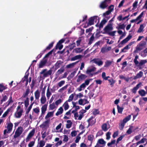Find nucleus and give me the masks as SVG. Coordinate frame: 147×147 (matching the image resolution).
Masks as SVG:
<instances>
[{
    "mask_svg": "<svg viewBox=\"0 0 147 147\" xmlns=\"http://www.w3.org/2000/svg\"><path fill=\"white\" fill-rule=\"evenodd\" d=\"M98 18H99L98 16H94L90 18L88 23V26L89 25L91 26L93 25L94 24V21L96 22Z\"/></svg>",
    "mask_w": 147,
    "mask_h": 147,
    "instance_id": "obj_1",
    "label": "nucleus"
},
{
    "mask_svg": "<svg viewBox=\"0 0 147 147\" xmlns=\"http://www.w3.org/2000/svg\"><path fill=\"white\" fill-rule=\"evenodd\" d=\"M113 29L112 25L111 24H108L104 28L103 30L105 32L103 34L107 33L110 31H112Z\"/></svg>",
    "mask_w": 147,
    "mask_h": 147,
    "instance_id": "obj_2",
    "label": "nucleus"
},
{
    "mask_svg": "<svg viewBox=\"0 0 147 147\" xmlns=\"http://www.w3.org/2000/svg\"><path fill=\"white\" fill-rule=\"evenodd\" d=\"M111 0H105L100 3V7L102 9L106 8L111 3Z\"/></svg>",
    "mask_w": 147,
    "mask_h": 147,
    "instance_id": "obj_3",
    "label": "nucleus"
},
{
    "mask_svg": "<svg viewBox=\"0 0 147 147\" xmlns=\"http://www.w3.org/2000/svg\"><path fill=\"white\" fill-rule=\"evenodd\" d=\"M129 121V116H127L126 118L124 119L119 124V129L121 130L123 129L125 124Z\"/></svg>",
    "mask_w": 147,
    "mask_h": 147,
    "instance_id": "obj_4",
    "label": "nucleus"
},
{
    "mask_svg": "<svg viewBox=\"0 0 147 147\" xmlns=\"http://www.w3.org/2000/svg\"><path fill=\"white\" fill-rule=\"evenodd\" d=\"M22 132V128L21 127H19L17 129L14 135V138H16L20 136Z\"/></svg>",
    "mask_w": 147,
    "mask_h": 147,
    "instance_id": "obj_5",
    "label": "nucleus"
},
{
    "mask_svg": "<svg viewBox=\"0 0 147 147\" xmlns=\"http://www.w3.org/2000/svg\"><path fill=\"white\" fill-rule=\"evenodd\" d=\"M47 69H45L42 70V71L40 72V74H43V76L44 77H46L48 76L49 75H51L52 73V71L51 70H49L47 72H46Z\"/></svg>",
    "mask_w": 147,
    "mask_h": 147,
    "instance_id": "obj_6",
    "label": "nucleus"
},
{
    "mask_svg": "<svg viewBox=\"0 0 147 147\" xmlns=\"http://www.w3.org/2000/svg\"><path fill=\"white\" fill-rule=\"evenodd\" d=\"M96 69V68L95 67H93L91 69H87L86 71V73L87 74H88L89 76L92 77L94 74L95 75L98 74V72L95 73L94 74L91 73V72L95 71Z\"/></svg>",
    "mask_w": 147,
    "mask_h": 147,
    "instance_id": "obj_7",
    "label": "nucleus"
},
{
    "mask_svg": "<svg viewBox=\"0 0 147 147\" xmlns=\"http://www.w3.org/2000/svg\"><path fill=\"white\" fill-rule=\"evenodd\" d=\"M106 142L102 138L99 139L96 144V146L100 147H104L106 144Z\"/></svg>",
    "mask_w": 147,
    "mask_h": 147,
    "instance_id": "obj_8",
    "label": "nucleus"
},
{
    "mask_svg": "<svg viewBox=\"0 0 147 147\" xmlns=\"http://www.w3.org/2000/svg\"><path fill=\"white\" fill-rule=\"evenodd\" d=\"M87 77V76L85 74H81L80 75L78 76V79L76 80L77 82H82Z\"/></svg>",
    "mask_w": 147,
    "mask_h": 147,
    "instance_id": "obj_9",
    "label": "nucleus"
},
{
    "mask_svg": "<svg viewBox=\"0 0 147 147\" xmlns=\"http://www.w3.org/2000/svg\"><path fill=\"white\" fill-rule=\"evenodd\" d=\"M35 130L34 129H33L30 132L26 139V142L28 141L34 135L35 133Z\"/></svg>",
    "mask_w": 147,
    "mask_h": 147,
    "instance_id": "obj_10",
    "label": "nucleus"
},
{
    "mask_svg": "<svg viewBox=\"0 0 147 147\" xmlns=\"http://www.w3.org/2000/svg\"><path fill=\"white\" fill-rule=\"evenodd\" d=\"M92 61H93V63L97 64L99 66L102 65L103 63V62L98 58L94 59Z\"/></svg>",
    "mask_w": 147,
    "mask_h": 147,
    "instance_id": "obj_11",
    "label": "nucleus"
},
{
    "mask_svg": "<svg viewBox=\"0 0 147 147\" xmlns=\"http://www.w3.org/2000/svg\"><path fill=\"white\" fill-rule=\"evenodd\" d=\"M23 110L21 109L19 111H17L14 113L15 117L16 118H20L22 115L23 112Z\"/></svg>",
    "mask_w": 147,
    "mask_h": 147,
    "instance_id": "obj_12",
    "label": "nucleus"
},
{
    "mask_svg": "<svg viewBox=\"0 0 147 147\" xmlns=\"http://www.w3.org/2000/svg\"><path fill=\"white\" fill-rule=\"evenodd\" d=\"M142 84L141 82H140L137 84L136 86L134 87L132 90V92L133 93H136V92L137 90L140 87V86Z\"/></svg>",
    "mask_w": 147,
    "mask_h": 147,
    "instance_id": "obj_13",
    "label": "nucleus"
},
{
    "mask_svg": "<svg viewBox=\"0 0 147 147\" xmlns=\"http://www.w3.org/2000/svg\"><path fill=\"white\" fill-rule=\"evenodd\" d=\"M63 63V62L61 60L58 61L54 65L55 67V69L56 70L60 67L61 65Z\"/></svg>",
    "mask_w": 147,
    "mask_h": 147,
    "instance_id": "obj_14",
    "label": "nucleus"
},
{
    "mask_svg": "<svg viewBox=\"0 0 147 147\" xmlns=\"http://www.w3.org/2000/svg\"><path fill=\"white\" fill-rule=\"evenodd\" d=\"M12 106H11L9 108H8L3 115L2 117L3 118L5 117L12 110Z\"/></svg>",
    "mask_w": 147,
    "mask_h": 147,
    "instance_id": "obj_15",
    "label": "nucleus"
},
{
    "mask_svg": "<svg viewBox=\"0 0 147 147\" xmlns=\"http://www.w3.org/2000/svg\"><path fill=\"white\" fill-rule=\"evenodd\" d=\"M30 89L29 88V87L28 86L26 89L25 92L24 93L22 97L23 98H25L30 93Z\"/></svg>",
    "mask_w": 147,
    "mask_h": 147,
    "instance_id": "obj_16",
    "label": "nucleus"
},
{
    "mask_svg": "<svg viewBox=\"0 0 147 147\" xmlns=\"http://www.w3.org/2000/svg\"><path fill=\"white\" fill-rule=\"evenodd\" d=\"M13 126V124L12 123H9L7 125V128L8 129L7 134H9L11 131Z\"/></svg>",
    "mask_w": 147,
    "mask_h": 147,
    "instance_id": "obj_17",
    "label": "nucleus"
},
{
    "mask_svg": "<svg viewBox=\"0 0 147 147\" xmlns=\"http://www.w3.org/2000/svg\"><path fill=\"white\" fill-rule=\"evenodd\" d=\"M83 51V49L81 48H77L73 49V52L78 53H81Z\"/></svg>",
    "mask_w": 147,
    "mask_h": 147,
    "instance_id": "obj_18",
    "label": "nucleus"
},
{
    "mask_svg": "<svg viewBox=\"0 0 147 147\" xmlns=\"http://www.w3.org/2000/svg\"><path fill=\"white\" fill-rule=\"evenodd\" d=\"M129 17V15L124 17L123 18L122 15H120L117 18V20L119 21L127 19V20H128V18Z\"/></svg>",
    "mask_w": 147,
    "mask_h": 147,
    "instance_id": "obj_19",
    "label": "nucleus"
},
{
    "mask_svg": "<svg viewBox=\"0 0 147 147\" xmlns=\"http://www.w3.org/2000/svg\"><path fill=\"white\" fill-rule=\"evenodd\" d=\"M47 105L46 104L43 105L41 107V115H43L45 113L47 110Z\"/></svg>",
    "mask_w": 147,
    "mask_h": 147,
    "instance_id": "obj_20",
    "label": "nucleus"
},
{
    "mask_svg": "<svg viewBox=\"0 0 147 147\" xmlns=\"http://www.w3.org/2000/svg\"><path fill=\"white\" fill-rule=\"evenodd\" d=\"M139 94L142 96H144L146 94V92L143 89H140L138 91Z\"/></svg>",
    "mask_w": 147,
    "mask_h": 147,
    "instance_id": "obj_21",
    "label": "nucleus"
},
{
    "mask_svg": "<svg viewBox=\"0 0 147 147\" xmlns=\"http://www.w3.org/2000/svg\"><path fill=\"white\" fill-rule=\"evenodd\" d=\"M47 62V59H45L43 61H41L40 62L39 64V68H42L43 66H44Z\"/></svg>",
    "mask_w": 147,
    "mask_h": 147,
    "instance_id": "obj_22",
    "label": "nucleus"
},
{
    "mask_svg": "<svg viewBox=\"0 0 147 147\" xmlns=\"http://www.w3.org/2000/svg\"><path fill=\"white\" fill-rule=\"evenodd\" d=\"M35 98L36 100H38L40 97V93L38 90H37L34 92Z\"/></svg>",
    "mask_w": 147,
    "mask_h": 147,
    "instance_id": "obj_23",
    "label": "nucleus"
},
{
    "mask_svg": "<svg viewBox=\"0 0 147 147\" xmlns=\"http://www.w3.org/2000/svg\"><path fill=\"white\" fill-rule=\"evenodd\" d=\"M107 22V21L105 19H104L102 20L99 24V28H102L103 27V25L105 24Z\"/></svg>",
    "mask_w": 147,
    "mask_h": 147,
    "instance_id": "obj_24",
    "label": "nucleus"
},
{
    "mask_svg": "<svg viewBox=\"0 0 147 147\" xmlns=\"http://www.w3.org/2000/svg\"><path fill=\"white\" fill-rule=\"evenodd\" d=\"M82 56L81 55H78L72 57L71 59V61H75L77 59H80L81 58Z\"/></svg>",
    "mask_w": 147,
    "mask_h": 147,
    "instance_id": "obj_25",
    "label": "nucleus"
},
{
    "mask_svg": "<svg viewBox=\"0 0 147 147\" xmlns=\"http://www.w3.org/2000/svg\"><path fill=\"white\" fill-rule=\"evenodd\" d=\"M67 123L66 124V127L69 129L71 127L72 122L70 120H68L67 121Z\"/></svg>",
    "mask_w": 147,
    "mask_h": 147,
    "instance_id": "obj_26",
    "label": "nucleus"
},
{
    "mask_svg": "<svg viewBox=\"0 0 147 147\" xmlns=\"http://www.w3.org/2000/svg\"><path fill=\"white\" fill-rule=\"evenodd\" d=\"M143 75V72L142 71H140L138 73L136 76L134 77V79H136L139 78H141Z\"/></svg>",
    "mask_w": 147,
    "mask_h": 147,
    "instance_id": "obj_27",
    "label": "nucleus"
},
{
    "mask_svg": "<svg viewBox=\"0 0 147 147\" xmlns=\"http://www.w3.org/2000/svg\"><path fill=\"white\" fill-rule=\"evenodd\" d=\"M64 71V69L63 67H61L56 72V74L59 75V74L62 73Z\"/></svg>",
    "mask_w": 147,
    "mask_h": 147,
    "instance_id": "obj_28",
    "label": "nucleus"
},
{
    "mask_svg": "<svg viewBox=\"0 0 147 147\" xmlns=\"http://www.w3.org/2000/svg\"><path fill=\"white\" fill-rule=\"evenodd\" d=\"M63 47V45L61 44L58 42L55 47V49H58L59 50H60L62 49Z\"/></svg>",
    "mask_w": 147,
    "mask_h": 147,
    "instance_id": "obj_29",
    "label": "nucleus"
},
{
    "mask_svg": "<svg viewBox=\"0 0 147 147\" xmlns=\"http://www.w3.org/2000/svg\"><path fill=\"white\" fill-rule=\"evenodd\" d=\"M7 98L8 97L6 95L3 96L2 98L0 101V104H2L3 102L7 100Z\"/></svg>",
    "mask_w": 147,
    "mask_h": 147,
    "instance_id": "obj_30",
    "label": "nucleus"
},
{
    "mask_svg": "<svg viewBox=\"0 0 147 147\" xmlns=\"http://www.w3.org/2000/svg\"><path fill=\"white\" fill-rule=\"evenodd\" d=\"M147 62L146 60H142L140 61L139 63V65H138V67H139L143 65L144 64Z\"/></svg>",
    "mask_w": 147,
    "mask_h": 147,
    "instance_id": "obj_31",
    "label": "nucleus"
},
{
    "mask_svg": "<svg viewBox=\"0 0 147 147\" xmlns=\"http://www.w3.org/2000/svg\"><path fill=\"white\" fill-rule=\"evenodd\" d=\"M137 129V128H136L132 126H130L129 127V134H131L132 132H134Z\"/></svg>",
    "mask_w": 147,
    "mask_h": 147,
    "instance_id": "obj_32",
    "label": "nucleus"
},
{
    "mask_svg": "<svg viewBox=\"0 0 147 147\" xmlns=\"http://www.w3.org/2000/svg\"><path fill=\"white\" fill-rule=\"evenodd\" d=\"M53 42H52L50 44L49 46L47 47L44 50V51L45 52L46 50H50L53 47Z\"/></svg>",
    "mask_w": 147,
    "mask_h": 147,
    "instance_id": "obj_33",
    "label": "nucleus"
},
{
    "mask_svg": "<svg viewBox=\"0 0 147 147\" xmlns=\"http://www.w3.org/2000/svg\"><path fill=\"white\" fill-rule=\"evenodd\" d=\"M46 101V98L45 96H42L40 102L41 104H44Z\"/></svg>",
    "mask_w": 147,
    "mask_h": 147,
    "instance_id": "obj_34",
    "label": "nucleus"
},
{
    "mask_svg": "<svg viewBox=\"0 0 147 147\" xmlns=\"http://www.w3.org/2000/svg\"><path fill=\"white\" fill-rule=\"evenodd\" d=\"M102 129L104 131H106L108 130L109 128H107V125L106 123H104L102 126Z\"/></svg>",
    "mask_w": 147,
    "mask_h": 147,
    "instance_id": "obj_35",
    "label": "nucleus"
},
{
    "mask_svg": "<svg viewBox=\"0 0 147 147\" xmlns=\"http://www.w3.org/2000/svg\"><path fill=\"white\" fill-rule=\"evenodd\" d=\"M54 111H53L52 112H49L47 114V115L46 116L45 119H47L53 115V114Z\"/></svg>",
    "mask_w": 147,
    "mask_h": 147,
    "instance_id": "obj_36",
    "label": "nucleus"
},
{
    "mask_svg": "<svg viewBox=\"0 0 147 147\" xmlns=\"http://www.w3.org/2000/svg\"><path fill=\"white\" fill-rule=\"evenodd\" d=\"M86 86L85 84L83 83L78 88V90L79 91H81L82 90V88H83L84 89L86 87Z\"/></svg>",
    "mask_w": 147,
    "mask_h": 147,
    "instance_id": "obj_37",
    "label": "nucleus"
},
{
    "mask_svg": "<svg viewBox=\"0 0 147 147\" xmlns=\"http://www.w3.org/2000/svg\"><path fill=\"white\" fill-rule=\"evenodd\" d=\"M109 83H110V85L112 87L113 86V84L115 83V81L114 80L113 78L109 80H108Z\"/></svg>",
    "mask_w": 147,
    "mask_h": 147,
    "instance_id": "obj_38",
    "label": "nucleus"
},
{
    "mask_svg": "<svg viewBox=\"0 0 147 147\" xmlns=\"http://www.w3.org/2000/svg\"><path fill=\"white\" fill-rule=\"evenodd\" d=\"M7 88V87L3 86L2 84H0V92H2L4 90Z\"/></svg>",
    "mask_w": 147,
    "mask_h": 147,
    "instance_id": "obj_39",
    "label": "nucleus"
},
{
    "mask_svg": "<svg viewBox=\"0 0 147 147\" xmlns=\"http://www.w3.org/2000/svg\"><path fill=\"white\" fill-rule=\"evenodd\" d=\"M144 24H142L140 25V28L138 29L137 32L138 33H140L142 32L144 28Z\"/></svg>",
    "mask_w": 147,
    "mask_h": 147,
    "instance_id": "obj_40",
    "label": "nucleus"
},
{
    "mask_svg": "<svg viewBox=\"0 0 147 147\" xmlns=\"http://www.w3.org/2000/svg\"><path fill=\"white\" fill-rule=\"evenodd\" d=\"M28 97H27L26 99L24 101L25 106L26 108H27L29 105V100Z\"/></svg>",
    "mask_w": 147,
    "mask_h": 147,
    "instance_id": "obj_41",
    "label": "nucleus"
},
{
    "mask_svg": "<svg viewBox=\"0 0 147 147\" xmlns=\"http://www.w3.org/2000/svg\"><path fill=\"white\" fill-rule=\"evenodd\" d=\"M94 39V37L93 34L90 37L89 40V42L88 44L89 45H91L93 42Z\"/></svg>",
    "mask_w": 147,
    "mask_h": 147,
    "instance_id": "obj_42",
    "label": "nucleus"
},
{
    "mask_svg": "<svg viewBox=\"0 0 147 147\" xmlns=\"http://www.w3.org/2000/svg\"><path fill=\"white\" fill-rule=\"evenodd\" d=\"M94 89H93L92 90V91H90L89 93L88 96L90 99L91 98H92L93 97V96L94 95V94L93 93V92L94 91Z\"/></svg>",
    "mask_w": 147,
    "mask_h": 147,
    "instance_id": "obj_43",
    "label": "nucleus"
},
{
    "mask_svg": "<svg viewBox=\"0 0 147 147\" xmlns=\"http://www.w3.org/2000/svg\"><path fill=\"white\" fill-rule=\"evenodd\" d=\"M128 41H129V35L125 38L121 42V44L123 45L127 42Z\"/></svg>",
    "mask_w": 147,
    "mask_h": 147,
    "instance_id": "obj_44",
    "label": "nucleus"
},
{
    "mask_svg": "<svg viewBox=\"0 0 147 147\" xmlns=\"http://www.w3.org/2000/svg\"><path fill=\"white\" fill-rule=\"evenodd\" d=\"M94 138V136L93 135H90L88 136V140L91 141L92 143Z\"/></svg>",
    "mask_w": 147,
    "mask_h": 147,
    "instance_id": "obj_45",
    "label": "nucleus"
},
{
    "mask_svg": "<svg viewBox=\"0 0 147 147\" xmlns=\"http://www.w3.org/2000/svg\"><path fill=\"white\" fill-rule=\"evenodd\" d=\"M117 107L118 113H119L121 114L123 110V108L120 107L118 105H117Z\"/></svg>",
    "mask_w": 147,
    "mask_h": 147,
    "instance_id": "obj_46",
    "label": "nucleus"
},
{
    "mask_svg": "<svg viewBox=\"0 0 147 147\" xmlns=\"http://www.w3.org/2000/svg\"><path fill=\"white\" fill-rule=\"evenodd\" d=\"M112 61L110 60L107 61L105 62V67H108L112 63Z\"/></svg>",
    "mask_w": 147,
    "mask_h": 147,
    "instance_id": "obj_47",
    "label": "nucleus"
},
{
    "mask_svg": "<svg viewBox=\"0 0 147 147\" xmlns=\"http://www.w3.org/2000/svg\"><path fill=\"white\" fill-rule=\"evenodd\" d=\"M75 73L76 72L75 71H74L71 73L67 78V79H68V80H69V79H70L71 78H73L74 76Z\"/></svg>",
    "mask_w": 147,
    "mask_h": 147,
    "instance_id": "obj_48",
    "label": "nucleus"
},
{
    "mask_svg": "<svg viewBox=\"0 0 147 147\" xmlns=\"http://www.w3.org/2000/svg\"><path fill=\"white\" fill-rule=\"evenodd\" d=\"M50 121L49 120H48L47 121H45L43 123V124H42V125L44 127H45L47 125H48L49 123V122Z\"/></svg>",
    "mask_w": 147,
    "mask_h": 147,
    "instance_id": "obj_49",
    "label": "nucleus"
},
{
    "mask_svg": "<svg viewBox=\"0 0 147 147\" xmlns=\"http://www.w3.org/2000/svg\"><path fill=\"white\" fill-rule=\"evenodd\" d=\"M64 110H67L69 108V106L67 101H66L65 102V103L64 104Z\"/></svg>",
    "mask_w": 147,
    "mask_h": 147,
    "instance_id": "obj_50",
    "label": "nucleus"
},
{
    "mask_svg": "<svg viewBox=\"0 0 147 147\" xmlns=\"http://www.w3.org/2000/svg\"><path fill=\"white\" fill-rule=\"evenodd\" d=\"M76 64V63H71L67 65L66 66L67 68H70L73 67Z\"/></svg>",
    "mask_w": 147,
    "mask_h": 147,
    "instance_id": "obj_51",
    "label": "nucleus"
},
{
    "mask_svg": "<svg viewBox=\"0 0 147 147\" xmlns=\"http://www.w3.org/2000/svg\"><path fill=\"white\" fill-rule=\"evenodd\" d=\"M92 113L93 115H97L99 114V111L98 109H95L93 111Z\"/></svg>",
    "mask_w": 147,
    "mask_h": 147,
    "instance_id": "obj_52",
    "label": "nucleus"
},
{
    "mask_svg": "<svg viewBox=\"0 0 147 147\" xmlns=\"http://www.w3.org/2000/svg\"><path fill=\"white\" fill-rule=\"evenodd\" d=\"M65 83V81L64 80H62L59 82L58 83V86H59V87H61Z\"/></svg>",
    "mask_w": 147,
    "mask_h": 147,
    "instance_id": "obj_53",
    "label": "nucleus"
},
{
    "mask_svg": "<svg viewBox=\"0 0 147 147\" xmlns=\"http://www.w3.org/2000/svg\"><path fill=\"white\" fill-rule=\"evenodd\" d=\"M124 137V136L122 135V136H120L118 138H117L116 141V146L117 145V144L119 143V142L122 140V139H123V138Z\"/></svg>",
    "mask_w": 147,
    "mask_h": 147,
    "instance_id": "obj_54",
    "label": "nucleus"
},
{
    "mask_svg": "<svg viewBox=\"0 0 147 147\" xmlns=\"http://www.w3.org/2000/svg\"><path fill=\"white\" fill-rule=\"evenodd\" d=\"M51 93L50 92L49 89V87L48 86L47 90V98H49L51 95Z\"/></svg>",
    "mask_w": 147,
    "mask_h": 147,
    "instance_id": "obj_55",
    "label": "nucleus"
},
{
    "mask_svg": "<svg viewBox=\"0 0 147 147\" xmlns=\"http://www.w3.org/2000/svg\"><path fill=\"white\" fill-rule=\"evenodd\" d=\"M116 32V31H114L112 32H109L107 34L110 36H114Z\"/></svg>",
    "mask_w": 147,
    "mask_h": 147,
    "instance_id": "obj_56",
    "label": "nucleus"
},
{
    "mask_svg": "<svg viewBox=\"0 0 147 147\" xmlns=\"http://www.w3.org/2000/svg\"><path fill=\"white\" fill-rule=\"evenodd\" d=\"M111 134V132H108L106 133V139L107 140H109L110 138V135Z\"/></svg>",
    "mask_w": 147,
    "mask_h": 147,
    "instance_id": "obj_57",
    "label": "nucleus"
},
{
    "mask_svg": "<svg viewBox=\"0 0 147 147\" xmlns=\"http://www.w3.org/2000/svg\"><path fill=\"white\" fill-rule=\"evenodd\" d=\"M39 147H43L45 145V142L43 140H41L39 143Z\"/></svg>",
    "mask_w": 147,
    "mask_h": 147,
    "instance_id": "obj_58",
    "label": "nucleus"
},
{
    "mask_svg": "<svg viewBox=\"0 0 147 147\" xmlns=\"http://www.w3.org/2000/svg\"><path fill=\"white\" fill-rule=\"evenodd\" d=\"M114 8V5H111L108 7V10L111 12L113 10Z\"/></svg>",
    "mask_w": 147,
    "mask_h": 147,
    "instance_id": "obj_59",
    "label": "nucleus"
},
{
    "mask_svg": "<svg viewBox=\"0 0 147 147\" xmlns=\"http://www.w3.org/2000/svg\"><path fill=\"white\" fill-rule=\"evenodd\" d=\"M35 143L34 141H32L30 142L28 144V147H32L34 145Z\"/></svg>",
    "mask_w": 147,
    "mask_h": 147,
    "instance_id": "obj_60",
    "label": "nucleus"
},
{
    "mask_svg": "<svg viewBox=\"0 0 147 147\" xmlns=\"http://www.w3.org/2000/svg\"><path fill=\"white\" fill-rule=\"evenodd\" d=\"M71 134L72 137H75L77 134V131L75 130L71 132Z\"/></svg>",
    "mask_w": 147,
    "mask_h": 147,
    "instance_id": "obj_61",
    "label": "nucleus"
},
{
    "mask_svg": "<svg viewBox=\"0 0 147 147\" xmlns=\"http://www.w3.org/2000/svg\"><path fill=\"white\" fill-rule=\"evenodd\" d=\"M116 142L115 140H112L110 142H109L107 144L108 146H110L112 144H114Z\"/></svg>",
    "mask_w": 147,
    "mask_h": 147,
    "instance_id": "obj_62",
    "label": "nucleus"
},
{
    "mask_svg": "<svg viewBox=\"0 0 147 147\" xmlns=\"http://www.w3.org/2000/svg\"><path fill=\"white\" fill-rule=\"evenodd\" d=\"M34 111L36 113H38L40 112V109L38 107L33 109Z\"/></svg>",
    "mask_w": 147,
    "mask_h": 147,
    "instance_id": "obj_63",
    "label": "nucleus"
},
{
    "mask_svg": "<svg viewBox=\"0 0 147 147\" xmlns=\"http://www.w3.org/2000/svg\"><path fill=\"white\" fill-rule=\"evenodd\" d=\"M146 44V42L144 41H142L140 42L139 45H140L141 46L143 47H144L145 46Z\"/></svg>",
    "mask_w": 147,
    "mask_h": 147,
    "instance_id": "obj_64",
    "label": "nucleus"
}]
</instances>
